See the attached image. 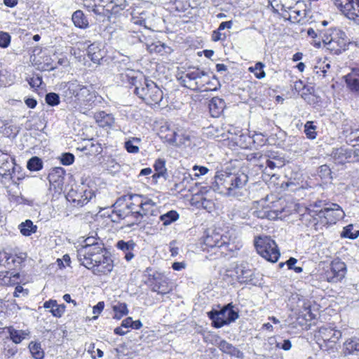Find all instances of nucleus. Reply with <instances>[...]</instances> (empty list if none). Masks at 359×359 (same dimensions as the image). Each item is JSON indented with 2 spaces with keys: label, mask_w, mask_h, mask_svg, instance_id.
<instances>
[{
  "label": "nucleus",
  "mask_w": 359,
  "mask_h": 359,
  "mask_svg": "<svg viewBox=\"0 0 359 359\" xmlns=\"http://www.w3.org/2000/svg\"><path fill=\"white\" fill-rule=\"evenodd\" d=\"M222 30H219V27L217 29L213 31L212 34V39L214 41H224L226 38V35L222 33Z\"/></svg>",
  "instance_id": "obj_61"
},
{
  "label": "nucleus",
  "mask_w": 359,
  "mask_h": 359,
  "mask_svg": "<svg viewBox=\"0 0 359 359\" xmlns=\"http://www.w3.org/2000/svg\"><path fill=\"white\" fill-rule=\"evenodd\" d=\"M255 246L258 254L266 260L276 262L280 255L276 242L269 236H259L255 239Z\"/></svg>",
  "instance_id": "obj_4"
},
{
  "label": "nucleus",
  "mask_w": 359,
  "mask_h": 359,
  "mask_svg": "<svg viewBox=\"0 0 359 359\" xmlns=\"http://www.w3.org/2000/svg\"><path fill=\"white\" fill-rule=\"evenodd\" d=\"M74 25L81 29H86L88 27V21L84 13L81 10L76 11L72 17Z\"/></svg>",
  "instance_id": "obj_33"
},
{
  "label": "nucleus",
  "mask_w": 359,
  "mask_h": 359,
  "mask_svg": "<svg viewBox=\"0 0 359 359\" xmlns=\"http://www.w3.org/2000/svg\"><path fill=\"white\" fill-rule=\"evenodd\" d=\"M135 245H136L133 240H130L128 241L121 240L118 241L116 243L117 248L123 252L125 254V259L127 261H130L134 257L133 251Z\"/></svg>",
  "instance_id": "obj_24"
},
{
  "label": "nucleus",
  "mask_w": 359,
  "mask_h": 359,
  "mask_svg": "<svg viewBox=\"0 0 359 359\" xmlns=\"http://www.w3.org/2000/svg\"><path fill=\"white\" fill-rule=\"evenodd\" d=\"M230 237L227 235L220 233L216 231H212L208 233L203 239V251L209 252L210 250H214L213 253L217 257L223 255H226V251L231 250L230 246Z\"/></svg>",
  "instance_id": "obj_3"
},
{
  "label": "nucleus",
  "mask_w": 359,
  "mask_h": 359,
  "mask_svg": "<svg viewBox=\"0 0 359 359\" xmlns=\"http://www.w3.org/2000/svg\"><path fill=\"white\" fill-rule=\"evenodd\" d=\"M44 308L50 309V312L55 317L60 318L65 311V304L58 305L55 300H49L43 304Z\"/></svg>",
  "instance_id": "obj_28"
},
{
  "label": "nucleus",
  "mask_w": 359,
  "mask_h": 359,
  "mask_svg": "<svg viewBox=\"0 0 359 359\" xmlns=\"http://www.w3.org/2000/svg\"><path fill=\"white\" fill-rule=\"evenodd\" d=\"M218 348L223 353L229 354L231 356H234L238 358L243 357V353L240 351L237 348L233 346L231 344L227 342L225 340H222L218 344Z\"/></svg>",
  "instance_id": "obj_25"
},
{
  "label": "nucleus",
  "mask_w": 359,
  "mask_h": 359,
  "mask_svg": "<svg viewBox=\"0 0 359 359\" xmlns=\"http://www.w3.org/2000/svg\"><path fill=\"white\" fill-rule=\"evenodd\" d=\"M346 138L350 144L356 143L359 146V129H351V132L346 135Z\"/></svg>",
  "instance_id": "obj_53"
},
{
  "label": "nucleus",
  "mask_w": 359,
  "mask_h": 359,
  "mask_svg": "<svg viewBox=\"0 0 359 359\" xmlns=\"http://www.w3.org/2000/svg\"><path fill=\"white\" fill-rule=\"evenodd\" d=\"M78 250V257L81 264L91 270L95 264L109 255L104 247L95 246L93 250Z\"/></svg>",
  "instance_id": "obj_8"
},
{
  "label": "nucleus",
  "mask_w": 359,
  "mask_h": 359,
  "mask_svg": "<svg viewBox=\"0 0 359 359\" xmlns=\"http://www.w3.org/2000/svg\"><path fill=\"white\" fill-rule=\"evenodd\" d=\"M174 6L176 11L179 12H184L189 8L195 7L196 4L194 0H175Z\"/></svg>",
  "instance_id": "obj_38"
},
{
  "label": "nucleus",
  "mask_w": 359,
  "mask_h": 359,
  "mask_svg": "<svg viewBox=\"0 0 359 359\" xmlns=\"http://www.w3.org/2000/svg\"><path fill=\"white\" fill-rule=\"evenodd\" d=\"M191 142V137L188 134L181 132L180 137L177 140L175 146L187 145L189 146Z\"/></svg>",
  "instance_id": "obj_56"
},
{
  "label": "nucleus",
  "mask_w": 359,
  "mask_h": 359,
  "mask_svg": "<svg viewBox=\"0 0 359 359\" xmlns=\"http://www.w3.org/2000/svg\"><path fill=\"white\" fill-rule=\"evenodd\" d=\"M93 196L91 190L85 189L84 187L72 188L66 195L68 201L72 203L74 206L82 207L86 204Z\"/></svg>",
  "instance_id": "obj_11"
},
{
  "label": "nucleus",
  "mask_w": 359,
  "mask_h": 359,
  "mask_svg": "<svg viewBox=\"0 0 359 359\" xmlns=\"http://www.w3.org/2000/svg\"><path fill=\"white\" fill-rule=\"evenodd\" d=\"M62 164L65 165H72L74 161V156L71 153H64L60 158Z\"/></svg>",
  "instance_id": "obj_55"
},
{
  "label": "nucleus",
  "mask_w": 359,
  "mask_h": 359,
  "mask_svg": "<svg viewBox=\"0 0 359 359\" xmlns=\"http://www.w3.org/2000/svg\"><path fill=\"white\" fill-rule=\"evenodd\" d=\"M151 290L158 294H165L170 292L171 288L165 280L156 281L152 286Z\"/></svg>",
  "instance_id": "obj_39"
},
{
  "label": "nucleus",
  "mask_w": 359,
  "mask_h": 359,
  "mask_svg": "<svg viewBox=\"0 0 359 359\" xmlns=\"http://www.w3.org/2000/svg\"><path fill=\"white\" fill-rule=\"evenodd\" d=\"M154 168L156 173L153 175L154 178H158L164 176L166 172L165 161L161 158L157 159L154 163Z\"/></svg>",
  "instance_id": "obj_43"
},
{
  "label": "nucleus",
  "mask_w": 359,
  "mask_h": 359,
  "mask_svg": "<svg viewBox=\"0 0 359 359\" xmlns=\"http://www.w3.org/2000/svg\"><path fill=\"white\" fill-rule=\"evenodd\" d=\"M27 168L32 171H38L42 168V161L36 156L31 158L27 162Z\"/></svg>",
  "instance_id": "obj_50"
},
{
  "label": "nucleus",
  "mask_w": 359,
  "mask_h": 359,
  "mask_svg": "<svg viewBox=\"0 0 359 359\" xmlns=\"http://www.w3.org/2000/svg\"><path fill=\"white\" fill-rule=\"evenodd\" d=\"M46 102L50 106H55L60 103L59 95L55 93H49L46 95Z\"/></svg>",
  "instance_id": "obj_54"
},
{
  "label": "nucleus",
  "mask_w": 359,
  "mask_h": 359,
  "mask_svg": "<svg viewBox=\"0 0 359 359\" xmlns=\"http://www.w3.org/2000/svg\"><path fill=\"white\" fill-rule=\"evenodd\" d=\"M348 88L354 93L359 94V66L344 76Z\"/></svg>",
  "instance_id": "obj_20"
},
{
  "label": "nucleus",
  "mask_w": 359,
  "mask_h": 359,
  "mask_svg": "<svg viewBox=\"0 0 359 359\" xmlns=\"http://www.w3.org/2000/svg\"><path fill=\"white\" fill-rule=\"evenodd\" d=\"M11 43V36L6 32H0V47L7 48Z\"/></svg>",
  "instance_id": "obj_57"
},
{
  "label": "nucleus",
  "mask_w": 359,
  "mask_h": 359,
  "mask_svg": "<svg viewBox=\"0 0 359 359\" xmlns=\"http://www.w3.org/2000/svg\"><path fill=\"white\" fill-rule=\"evenodd\" d=\"M111 4H113L111 10H114L115 12L118 11V10H115L116 8H119L120 10H123L126 6V0H114Z\"/></svg>",
  "instance_id": "obj_63"
},
{
  "label": "nucleus",
  "mask_w": 359,
  "mask_h": 359,
  "mask_svg": "<svg viewBox=\"0 0 359 359\" xmlns=\"http://www.w3.org/2000/svg\"><path fill=\"white\" fill-rule=\"evenodd\" d=\"M225 108V102L224 100L215 97L212 98L209 103V110L212 117H219Z\"/></svg>",
  "instance_id": "obj_23"
},
{
  "label": "nucleus",
  "mask_w": 359,
  "mask_h": 359,
  "mask_svg": "<svg viewBox=\"0 0 359 359\" xmlns=\"http://www.w3.org/2000/svg\"><path fill=\"white\" fill-rule=\"evenodd\" d=\"M28 83L32 88H38L42 83V79L39 76L32 77L28 80Z\"/></svg>",
  "instance_id": "obj_64"
},
{
  "label": "nucleus",
  "mask_w": 359,
  "mask_h": 359,
  "mask_svg": "<svg viewBox=\"0 0 359 359\" xmlns=\"http://www.w3.org/2000/svg\"><path fill=\"white\" fill-rule=\"evenodd\" d=\"M343 353L345 356L359 355V338L351 337L346 339L343 344Z\"/></svg>",
  "instance_id": "obj_21"
},
{
  "label": "nucleus",
  "mask_w": 359,
  "mask_h": 359,
  "mask_svg": "<svg viewBox=\"0 0 359 359\" xmlns=\"http://www.w3.org/2000/svg\"><path fill=\"white\" fill-rule=\"evenodd\" d=\"M14 161L8 154L0 150V176L15 180L17 167Z\"/></svg>",
  "instance_id": "obj_15"
},
{
  "label": "nucleus",
  "mask_w": 359,
  "mask_h": 359,
  "mask_svg": "<svg viewBox=\"0 0 359 359\" xmlns=\"http://www.w3.org/2000/svg\"><path fill=\"white\" fill-rule=\"evenodd\" d=\"M8 332L11 339L15 344H20L23 339L29 337L30 334V332L28 330H15L13 327H9L8 328Z\"/></svg>",
  "instance_id": "obj_26"
},
{
  "label": "nucleus",
  "mask_w": 359,
  "mask_h": 359,
  "mask_svg": "<svg viewBox=\"0 0 359 359\" xmlns=\"http://www.w3.org/2000/svg\"><path fill=\"white\" fill-rule=\"evenodd\" d=\"M127 199L134 201L137 203L140 212H136V215H138L140 217H143L144 215H147L151 212V208L155 205V203L151 199L143 197L138 194L124 195L116 200L114 205L121 206L123 204L125 201H127Z\"/></svg>",
  "instance_id": "obj_9"
},
{
  "label": "nucleus",
  "mask_w": 359,
  "mask_h": 359,
  "mask_svg": "<svg viewBox=\"0 0 359 359\" xmlns=\"http://www.w3.org/2000/svg\"><path fill=\"white\" fill-rule=\"evenodd\" d=\"M87 55L90 60L96 63L103 57V52L96 43H92L87 48Z\"/></svg>",
  "instance_id": "obj_32"
},
{
  "label": "nucleus",
  "mask_w": 359,
  "mask_h": 359,
  "mask_svg": "<svg viewBox=\"0 0 359 359\" xmlns=\"http://www.w3.org/2000/svg\"><path fill=\"white\" fill-rule=\"evenodd\" d=\"M292 12V14L289 15L287 19L288 20H293V22H299L300 19L299 18H302L304 15V11H300V10H290Z\"/></svg>",
  "instance_id": "obj_58"
},
{
  "label": "nucleus",
  "mask_w": 359,
  "mask_h": 359,
  "mask_svg": "<svg viewBox=\"0 0 359 359\" xmlns=\"http://www.w3.org/2000/svg\"><path fill=\"white\" fill-rule=\"evenodd\" d=\"M248 176L243 172H217L215 176L212 188L219 193L228 196H238L246 185Z\"/></svg>",
  "instance_id": "obj_1"
},
{
  "label": "nucleus",
  "mask_w": 359,
  "mask_h": 359,
  "mask_svg": "<svg viewBox=\"0 0 359 359\" xmlns=\"http://www.w3.org/2000/svg\"><path fill=\"white\" fill-rule=\"evenodd\" d=\"M302 222H304L308 226L311 225L316 226L318 222L317 218L314 217L310 214L304 215L302 216Z\"/></svg>",
  "instance_id": "obj_59"
},
{
  "label": "nucleus",
  "mask_w": 359,
  "mask_h": 359,
  "mask_svg": "<svg viewBox=\"0 0 359 359\" xmlns=\"http://www.w3.org/2000/svg\"><path fill=\"white\" fill-rule=\"evenodd\" d=\"M332 155L334 158L339 163H344L352 157V150L340 147L336 149Z\"/></svg>",
  "instance_id": "obj_30"
},
{
  "label": "nucleus",
  "mask_w": 359,
  "mask_h": 359,
  "mask_svg": "<svg viewBox=\"0 0 359 359\" xmlns=\"http://www.w3.org/2000/svg\"><path fill=\"white\" fill-rule=\"evenodd\" d=\"M130 84L135 86L134 93L149 105L158 104L163 99V92L152 81L144 79L137 81L133 75L126 74Z\"/></svg>",
  "instance_id": "obj_2"
},
{
  "label": "nucleus",
  "mask_w": 359,
  "mask_h": 359,
  "mask_svg": "<svg viewBox=\"0 0 359 359\" xmlns=\"http://www.w3.org/2000/svg\"><path fill=\"white\" fill-rule=\"evenodd\" d=\"M319 218H324L327 224H335L337 221L344 217V212L341 208L337 203L330 204L325 207L324 210L315 211Z\"/></svg>",
  "instance_id": "obj_14"
},
{
  "label": "nucleus",
  "mask_w": 359,
  "mask_h": 359,
  "mask_svg": "<svg viewBox=\"0 0 359 359\" xmlns=\"http://www.w3.org/2000/svg\"><path fill=\"white\" fill-rule=\"evenodd\" d=\"M339 5L343 14L359 25V0H345V4Z\"/></svg>",
  "instance_id": "obj_17"
},
{
  "label": "nucleus",
  "mask_w": 359,
  "mask_h": 359,
  "mask_svg": "<svg viewBox=\"0 0 359 359\" xmlns=\"http://www.w3.org/2000/svg\"><path fill=\"white\" fill-rule=\"evenodd\" d=\"M179 218V214L175 210H170L168 212L160 216V220L163 222L164 226L170 225Z\"/></svg>",
  "instance_id": "obj_40"
},
{
  "label": "nucleus",
  "mask_w": 359,
  "mask_h": 359,
  "mask_svg": "<svg viewBox=\"0 0 359 359\" xmlns=\"http://www.w3.org/2000/svg\"><path fill=\"white\" fill-rule=\"evenodd\" d=\"M113 310L115 312L114 318L117 319L121 318L128 313L127 304L126 303H117L113 306Z\"/></svg>",
  "instance_id": "obj_41"
},
{
  "label": "nucleus",
  "mask_w": 359,
  "mask_h": 359,
  "mask_svg": "<svg viewBox=\"0 0 359 359\" xmlns=\"http://www.w3.org/2000/svg\"><path fill=\"white\" fill-rule=\"evenodd\" d=\"M231 303L228 304L219 311L212 310L208 313V317L212 320L215 327L219 328L225 325L234 322L238 318V312L233 309Z\"/></svg>",
  "instance_id": "obj_6"
},
{
  "label": "nucleus",
  "mask_w": 359,
  "mask_h": 359,
  "mask_svg": "<svg viewBox=\"0 0 359 359\" xmlns=\"http://www.w3.org/2000/svg\"><path fill=\"white\" fill-rule=\"evenodd\" d=\"M346 273V264L339 259H334L331 262L330 269L325 272L324 278L329 283H336L340 282Z\"/></svg>",
  "instance_id": "obj_12"
},
{
  "label": "nucleus",
  "mask_w": 359,
  "mask_h": 359,
  "mask_svg": "<svg viewBox=\"0 0 359 359\" xmlns=\"http://www.w3.org/2000/svg\"><path fill=\"white\" fill-rule=\"evenodd\" d=\"M13 263L14 268H17L20 266L21 264L27 258V254L24 252H20L18 255H13Z\"/></svg>",
  "instance_id": "obj_60"
},
{
  "label": "nucleus",
  "mask_w": 359,
  "mask_h": 359,
  "mask_svg": "<svg viewBox=\"0 0 359 359\" xmlns=\"http://www.w3.org/2000/svg\"><path fill=\"white\" fill-rule=\"evenodd\" d=\"M265 161H266L265 169L269 168L271 170H273L275 168H280L283 165V163L280 160V158H277L276 156H274L273 158H272V159H271V158H269L268 156H266V157L265 158Z\"/></svg>",
  "instance_id": "obj_47"
},
{
  "label": "nucleus",
  "mask_w": 359,
  "mask_h": 359,
  "mask_svg": "<svg viewBox=\"0 0 359 359\" xmlns=\"http://www.w3.org/2000/svg\"><path fill=\"white\" fill-rule=\"evenodd\" d=\"M2 276V283L5 285H14L15 283V280L18 279L20 277V274L18 273H10L9 272L2 273V274H0V277Z\"/></svg>",
  "instance_id": "obj_49"
},
{
  "label": "nucleus",
  "mask_w": 359,
  "mask_h": 359,
  "mask_svg": "<svg viewBox=\"0 0 359 359\" xmlns=\"http://www.w3.org/2000/svg\"><path fill=\"white\" fill-rule=\"evenodd\" d=\"M8 193L9 200L12 203H15L16 204H25L28 203V200L22 196L18 187H15L14 189L11 188L8 191Z\"/></svg>",
  "instance_id": "obj_34"
},
{
  "label": "nucleus",
  "mask_w": 359,
  "mask_h": 359,
  "mask_svg": "<svg viewBox=\"0 0 359 359\" xmlns=\"http://www.w3.org/2000/svg\"><path fill=\"white\" fill-rule=\"evenodd\" d=\"M282 212V211H279L278 210H271V209H263L260 210L256 211L255 213L256 216L259 218H267L269 219H276L278 217L279 215Z\"/></svg>",
  "instance_id": "obj_36"
},
{
  "label": "nucleus",
  "mask_w": 359,
  "mask_h": 359,
  "mask_svg": "<svg viewBox=\"0 0 359 359\" xmlns=\"http://www.w3.org/2000/svg\"><path fill=\"white\" fill-rule=\"evenodd\" d=\"M323 34L322 40L327 46V49L335 54L340 53L341 50L344 49L346 40L345 39L346 34L343 31L338 29H330Z\"/></svg>",
  "instance_id": "obj_7"
},
{
  "label": "nucleus",
  "mask_w": 359,
  "mask_h": 359,
  "mask_svg": "<svg viewBox=\"0 0 359 359\" xmlns=\"http://www.w3.org/2000/svg\"><path fill=\"white\" fill-rule=\"evenodd\" d=\"M207 76V73L198 68H190L182 74L178 80L183 86L193 90H199L204 86L205 83H208L203 79Z\"/></svg>",
  "instance_id": "obj_5"
},
{
  "label": "nucleus",
  "mask_w": 359,
  "mask_h": 359,
  "mask_svg": "<svg viewBox=\"0 0 359 359\" xmlns=\"http://www.w3.org/2000/svg\"><path fill=\"white\" fill-rule=\"evenodd\" d=\"M319 337L323 339L327 349L333 348L342 337L340 330L335 327L323 326L318 330Z\"/></svg>",
  "instance_id": "obj_13"
},
{
  "label": "nucleus",
  "mask_w": 359,
  "mask_h": 359,
  "mask_svg": "<svg viewBox=\"0 0 359 359\" xmlns=\"http://www.w3.org/2000/svg\"><path fill=\"white\" fill-rule=\"evenodd\" d=\"M65 171L62 168H53L48 174V179L50 183V189L55 192L60 193L64 186Z\"/></svg>",
  "instance_id": "obj_16"
},
{
  "label": "nucleus",
  "mask_w": 359,
  "mask_h": 359,
  "mask_svg": "<svg viewBox=\"0 0 359 359\" xmlns=\"http://www.w3.org/2000/svg\"><path fill=\"white\" fill-rule=\"evenodd\" d=\"M353 226L352 224H349L345 226L341 233L342 238H347L350 239H355L359 236V230L353 231Z\"/></svg>",
  "instance_id": "obj_45"
},
{
  "label": "nucleus",
  "mask_w": 359,
  "mask_h": 359,
  "mask_svg": "<svg viewBox=\"0 0 359 359\" xmlns=\"http://www.w3.org/2000/svg\"><path fill=\"white\" fill-rule=\"evenodd\" d=\"M124 202H127L126 205V209L128 210V212H131V215H133L135 217L137 218L139 216L136 215V212H140V208L137 206V203L134 201H130L127 199Z\"/></svg>",
  "instance_id": "obj_52"
},
{
  "label": "nucleus",
  "mask_w": 359,
  "mask_h": 359,
  "mask_svg": "<svg viewBox=\"0 0 359 359\" xmlns=\"http://www.w3.org/2000/svg\"><path fill=\"white\" fill-rule=\"evenodd\" d=\"M29 351L32 356L36 359H42L44 353L39 343L31 342L29 345Z\"/></svg>",
  "instance_id": "obj_44"
},
{
  "label": "nucleus",
  "mask_w": 359,
  "mask_h": 359,
  "mask_svg": "<svg viewBox=\"0 0 359 359\" xmlns=\"http://www.w3.org/2000/svg\"><path fill=\"white\" fill-rule=\"evenodd\" d=\"M95 119L100 127H111L114 123V118L105 111H100L95 114Z\"/></svg>",
  "instance_id": "obj_27"
},
{
  "label": "nucleus",
  "mask_w": 359,
  "mask_h": 359,
  "mask_svg": "<svg viewBox=\"0 0 359 359\" xmlns=\"http://www.w3.org/2000/svg\"><path fill=\"white\" fill-rule=\"evenodd\" d=\"M83 243H84V245H82V247L81 248H79V250H87V248H88V250L90 249L92 250H93V248H95V246L103 247V245H104L102 241L100 238H96L93 236L86 238L84 240Z\"/></svg>",
  "instance_id": "obj_37"
},
{
  "label": "nucleus",
  "mask_w": 359,
  "mask_h": 359,
  "mask_svg": "<svg viewBox=\"0 0 359 359\" xmlns=\"http://www.w3.org/2000/svg\"><path fill=\"white\" fill-rule=\"evenodd\" d=\"M65 88V96L71 101L84 102L90 95V90L77 81L68 82Z\"/></svg>",
  "instance_id": "obj_10"
},
{
  "label": "nucleus",
  "mask_w": 359,
  "mask_h": 359,
  "mask_svg": "<svg viewBox=\"0 0 359 359\" xmlns=\"http://www.w3.org/2000/svg\"><path fill=\"white\" fill-rule=\"evenodd\" d=\"M316 126L313 121H307L304 125V133L309 139L314 140L316 138Z\"/></svg>",
  "instance_id": "obj_46"
},
{
  "label": "nucleus",
  "mask_w": 359,
  "mask_h": 359,
  "mask_svg": "<svg viewBox=\"0 0 359 359\" xmlns=\"http://www.w3.org/2000/svg\"><path fill=\"white\" fill-rule=\"evenodd\" d=\"M19 229L20 233L25 236H29L32 233L36 231L37 226L33 224L30 219H27L25 222L19 224Z\"/></svg>",
  "instance_id": "obj_35"
},
{
  "label": "nucleus",
  "mask_w": 359,
  "mask_h": 359,
  "mask_svg": "<svg viewBox=\"0 0 359 359\" xmlns=\"http://www.w3.org/2000/svg\"><path fill=\"white\" fill-rule=\"evenodd\" d=\"M236 273L240 283H256L255 281V272L247 264H241L237 266L236 268Z\"/></svg>",
  "instance_id": "obj_18"
},
{
  "label": "nucleus",
  "mask_w": 359,
  "mask_h": 359,
  "mask_svg": "<svg viewBox=\"0 0 359 359\" xmlns=\"http://www.w3.org/2000/svg\"><path fill=\"white\" fill-rule=\"evenodd\" d=\"M81 151H84L86 154L90 156H96L102 153V147L99 142H94L88 141L86 144L81 149Z\"/></svg>",
  "instance_id": "obj_31"
},
{
  "label": "nucleus",
  "mask_w": 359,
  "mask_h": 359,
  "mask_svg": "<svg viewBox=\"0 0 359 359\" xmlns=\"http://www.w3.org/2000/svg\"><path fill=\"white\" fill-rule=\"evenodd\" d=\"M125 148L129 153L137 154L139 152V147L134 145L132 140H128L125 142Z\"/></svg>",
  "instance_id": "obj_62"
},
{
  "label": "nucleus",
  "mask_w": 359,
  "mask_h": 359,
  "mask_svg": "<svg viewBox=\"0 0 359 359\" xmlns=\"http://www.w3.org/2000/svg\"><path fill=\"white\" fill-rule=\"evenodd\" d=\"M165 131H168V133L162 136V137L169 144L175 145L177 142L176 136H179V133L176 132L175 130H170L168 127L165 128Z\"/></svg>",
  "instance_id": "obj_51"
},
{
  "label": "nucleus",
  "mask_w": 359,
  "mask_h": 359,
  "mask_svg": "<svg viewBox=\"0 0 359 359\" xmlns=\"http://www.w3.org/2000/svg\"><path fill=\"white\" fill-rule=\"evenodd\" d=\"M131 22L135 25H144L146 20V13L134 11L131 13Z\"/></svg>",
  "instance_id": "obj_42"
},
{
  "label": "nucleus",
  "mask_w": 359,
  "mask_h": 359,
  "mask_svg": "<svg viewBox=\"0 0 359 359\" xmlns=\"http://www.w3.org/2000/svg\"><path fill=\"white\" fill-rule=\"evenodd\" d=\"M264 67V65L262 62H259L255 64V67H250L249 70L254 73L256 78L261 79L264 78L266 76L263 69Z\"/></svg>",
  "instance_id": "obj_48"
},
{
  "label": "nucleus",
  "mask_w": 359,
  "mask_h": 359,
  "mask_svg": "<svg viewBox=\"0 0 359 359\" xmlns=\"http://www.w3.org/2000/svg\"><path fill=\"white\" fill-rule=\"evenodd\" d=\"M145 43L147 50L151 53H156L163 55L170 51V47L165 46L164 43H161L160 41Z\"/></svg>",
  "instance_id": "obj_29"
},
{
  "label": "nucleus",
  "mask_w": 359,
  "mask_h": 359,
  "mask_svg": "<svg viewBox=\"0 0 359 359\" xmlns=\"http://www.w3.org/2000/svg\"><path fill=\"white\" fill-rule=\"evenodd\" d=\"M271 6L276 12L279 11L287 13L288 10H292L293 5L298 4L297 0H269Z\"/></svg>",
  "instance_id": "obj_22"
},
{
  "label": "nucleus",
  "mask_w": 359,
  "mask_h": 359,
  "mask_svg": "<svg viewBox=\"0 0 359 359\" xmlns=\"http://www.w3.org/2000/svg\"><path fill=\"white\" fill-rule=\"evenodd\" d=\"M95 265V266L91 271L93 274L96 276L107 275L113 270L114 267L113 261L109 255L105 256L100 262H97Z\"/></svg>",
  "instance_id": "obj_19"
}]
</instances>
